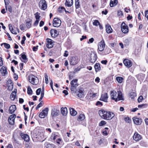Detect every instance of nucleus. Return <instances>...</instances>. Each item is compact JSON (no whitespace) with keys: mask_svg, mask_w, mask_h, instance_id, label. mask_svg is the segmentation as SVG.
<instances>
[{"mask_svg":"<svg viewBox=\"0 0 148 148\" xmlns=\"http://www.w3.org/2000/svg\"><path fill=\"white\" fill-rule=\"evenodd\" d=\"M99 114L102 119L106 120H110L114 116V114L112 112L107 111L104 109L99 110Z\"/></svg>","mask_w":148,"mask_h":148,"instance_id":"1","label":"nucleus"},{"mask_svg":"<svg viewBox=\"0 0 148 148\" xmlns=\"http://www.w3.org/2000/svg\"><path fill=\"white\" fill-rule=\"evenodd\" d=\"M80 58L76 56L71 57L69 60L70 64L71 66H74L77 64L79 62Z\"/></svg>","mask_w":148,"mask_h":148,"instance_id":"2","label":"nucleus"},{"mask_svg":"<svg viewBox=\"0 0 148 148\" xmlns=\"http://www.w3.org/2000/svg\"><path fill=\"white\" fill-rule=\"evenodd\" d=\"M28 79L29 82L33 85H36L38 83V78L33 74L30 75Z\"/></svg>","mask_w":148,"mask_h":148,"instance_id":"3","label":"nucleus"},{"mask_svg":"<svg viewBox=\"0 0 148 148\" xmlns=\"http://www.w3.org/2000/svg\"><path fill=\"white\" fill-rule=\"evenodd\" d=\"M77 79H74L71 82V87L70 89L73 93L76 92L77 90V87L78 86L77 84Z\"/></svg>","mask_w":148,"mask_h":148,"instance_id":"4","label":"nucleus"},{"mask_svg":"<svg viewBox=\"0 0 148 148\" xmlns=\"http://www.w3.org/2000/svg\"><path fill=\"white\" fill-rule=\"evenodd\" d=\"M106 45L103 39H102L101 41L98 43V49L100 52L104 50Z\"/></svg>","mask_w":148,"mask_h":148,"instance_id":"5","label":"nucleus"},{"mask_svg":"<svg viewBox=\"0 0 148 148\" xmlns=\"http://www.w3.org/2000/svg\"><path fill=\"white\" fill-rule=\"evenodd\" d=\"M61 23V21L59 18H56L53 19V25L54 27H58L60 26Z\"/></svg>","mask_w":148,"mask_h":148,"instance_id":"6","label":"nucleus"},{"mask_svg":"<svg viewBox=\"0 0 148 148\" xmlns=\"http://www.w3.org/2000/svg\"><path fill=\"white\" fill-rule=\"evenodd\" d=\"M121 28L122 31L123 33L127 34L128 32V27L123 22L121 24Z\"/></svg>","mask_w":148,"mask_h":148,"instance_id":"7","label":"nucleus"},{"mask_svg":"<svg viewBox=\"0 0 148 148\" xmlns=\"http://www.w3.org/2000/svg\"><path fill=\"white\" fill-rule=\"evenodd\" d=\"M49 109L46 108L42 110V111L39 114V116L41 118H44L47 116L48 113Z\"/></svg>","mask_w":148,"mask_h":148,"instance_id":"8","label":"nucleus"},{"mask_svg":"<svg viewBox=\"0 0 148 148\" xmlns=\"http://www.w3.org/2000/svg\"><path fill=\"white\" fill-rule=\"evenodd\" d=\"M46 40V46L47 47L48 49L52 48L54 45L53 44V43L54 42V41L52 40L49 38H47Z\"/></svg>","mask_w":148,"mask_h":148,"instance_id":"9","label":"nucleus"},{"mask_svg":"<svg viewBox=\"0 0 148 148\" xmlns=\"http://www.w3.org/2000/svg\"><path fill=\"white\" fill-rule=\"evenodd\" d=\"M123 62L127 68H130L132 65V61L127 58L124 59L123 61Z\"/></svg>","mask_w":148,"mask_h":148,"instance_id":"10","label":"nucleus"},{"mask_svg":"<svg viewBox=\"0 0 148 148\" xmlns=\"http://www.w3.org/2000/svg\"><path fill=\"white\" fill-rule=\"evenodd\" d=\"M39 7H41V9L43 10H45L47 8V4L45 0H41L39 2Z\"/></svg>","mask_w":148,"mask_h":148,"instance_id":"11","label":"nucleus"},{"mask_svg":"<svg viewBox=\"0 0 148 148\" xmlns=\"http://www.w3.org/2000/svg\"><path fill=\"white\" fill-rule=\"evenodd\" d=\"M110 95L112 99L114 100L116 102L118 101L117 97V92L114 90H113L110 91Z\"/></svg>","mask_w":148,"mask_h":148,"instance_id":"12","label":"nucleus"},{"mask_svg":"<svg viewBox=\"0 0 148 148\" xmlns=\"http://www.w3.org/2000/svg\"><path fill=\"white\" fill-rule=\"evenodd\" d=\"M60 138V135L58 133L53 132L50 137V139L51 141L55 142L56 140Z\"/></svg>","mask_w":148,"mask_h":148,"instance_id":"13","label":"nucleus"},{"mask_svg":"<svg viewBox=\"0 0 148 148\" xmlns=\"http://www.w3.org/2000/svg\"><path fill=\"white\" fill-rule=\"evenodd\" d=\"M16 115L13 114L10 115L8 118V121L9 124L13 125L14 123V120L16 118Z\"/></svg>","mask_w":148,"mask_h":148,"instance_id":"14","label":"nucleus"},{"mask_svg":"<svg viewBox=\"0 0 148 148\" xmlns=\"http://www.w3.org/2000/svg\"><path fill=\"white\" fill-rule=\"evenodd\" d=\"M133 139L136 141H138L142 138V136L137 132H135L133 136Z\"/></svg>","mask_w":148,"mask_h":148,"instance_id":"15","label":"nucleus"},{"mask_svg":"<svg viewBox=\"0 0 148 148\" xmlns=\"http://www.w3.org/2000/svg\"><path fill=\"white\" fill-rule=\"evenodd\" d=\"M7 86L8 87V90L11 91L13 88V83L10 79H8L7 82Z\"/></svg>","mask_w":148,"mask_h":148,"instance_id":"16","label":"nucleus"},{"mask_svg":"<svg viewBox=\"0 0 148 148\" xmlns=\"http://www.w3.org/2000/svg\"><path fill=\"white\" fill-rule=\"evenodd\" d=\"M54 143L59 147H62L64 144L63 140L60 137L56 139Z\"/></svg>","mask_w":148,"mask_h":148,"instance_id":"17","label":"nucleus"},{"mask_svg":"<svg viewBox=\"0 0 148 148\" xmlns=\"http://www.w3.org/2000/svg\"><path fill=\"white\" fill-rule=\"evenodd\" d=\"M133 120L134 123L136 125H140L142 122V120L140 118L134 116L133 118Z\"/></svg>","mask_w":148,"mask_h":148,"instance_id":"18","label":"nucleus"},{"mask_svg":"<svg viewBox=\"0 0 148 148\" xmlns=\"http://www.w3.org/2000/svg\"><path fill=\"white\" fill-rule=\"evenodd\" d=\"M51 37L53 38H55L57 37L59 33L57 30L52 29L50 32Z\"/></svg>","mask_w":148,"mask_h":148,"instance_id":"19","label":"nucleus"},{"mask_svg":"<svg viewBox=\"0 0 148 148\" xmlns=\"http://www.w3.org/2000/svg\"><path fill=\"white\" fill-rule=\"evenodd\" d=\"M108 95L107 93H104L103 94H102L99 100L104 101L106 102H108Z\"/></svg>","mask_w":148,"mask_h":148,"instance_id":"20","label":"nucleus"},{"mask_svg":"<svg viewBox=\"0 0 148 148\" xmlns=\"http://www.w3.org/2000/svg\"><path fill=\"white\" fill-rule=\"evenodd\" d=\"M20 135L22 138L25 141L29 142V138L28 134L21 133L20 134Z\"/></svg>","mask_w":148,"mask_h":148,"instance_id":"21","label":"nucleus"},{"mask_svg":"<svg viewBox=\"0 0 148 148\" xmlns=\"http://www.w3.org/2000/svg\"><path fill=\"white\" fill-rule=\"evenodd\" d=\"M7 67L5 66H3L1 67L0 71L2 76H5L7 74Z\"/></svg>","mask_w":148,"mask_h":148,"instance_id":"22","label":"nucleus"},{"mask_svg":"<svg viewBox=\"0 0 148 148\" xmlns=\"http://www.w3.org/2000/svg\"><path fill=\"white\" fill-rule=\"evenodd\" d=\"M32 21V20L29 18L26 20L25 25L27 28L29 29L31 27Z\"/></svg>","mask_w":148,"mask_h":148,"instance_id":"23","label":"nucleus"},{"mask_svg":"<svg viewBox=\"0 0 148 148\" xmlns=\"http://www.w3.org/2000/svg\"><path fill=\"white\" fill-rule=\"evenodd\" d=\"M59 112V110L55 108L51 110V115L52 117H55L59 115L58 114Z\"/></svg>","mask_w":148,"mask_h":148,"instance_id":"24","label":"nucleus"},{"mask_svg":"<svg viewBox=\"0 0 148 148\" xmlns=\"http://www.w3.org/2000/svg\"><path fill=\"white\" fill-rule=\"evenodd\" d=\"M16 89H15L12 92L10 95V98L12 100H15L16 95Z\"/></svg>","mask_w":148,"mask_h":148,"instance_id":"25","label":"nucleus"},{"mask_svg":"<svg viewBox=\"0 0 148 148\" xmlns=\"http://www.w3.org/2000/svg\"><path fill=\"white\" fill-rule=\"evenodd\" d=\"M106 32L108 34H110L112 32V29L110 25H106Z\"/></svg>","mask_w":148,"mask_h":148,"instance_id":"26","label":"nucleus"},{"mask_svg":"<svg viewBox=\"0 0 148 148\" xmlns=\"http://www.w3.org/2000/svg\"><path fill=\"white\" fill-rule=\"evenodd\" d=\"M102 52L101 54L102 55H106L110 53L111 49L109 48H106Z\"/></svg>","mask_w":148,"mask_h":148,"instance_id":"27","label":"nucleus"},{"mask_svg":"<svg viewBox=\"0 0 148 148\" xmlns=\"http://www.w3.org/2000/svg\"><path fill=\"white\" fill-rule=\"evenodd\" d=\"M16 109V106L15 105L11 106L9 108V111L10 114H12L14 113Z\"/></svg>","mask_w":148,"mask_h":148,"instance_id":"28","label":"nucleus"},{"mask_svg":"<svg viewBox=\"0 0 148 148\" xmlns=\"http://www.w3.org/2000/svg\"><path fill=\"white\" fill-rule=\"evenodd\" d=\"M94 68L96 72L100 71L101 69L100 64L98 63H96L94 65Z\"/></svg>","mask_w":148,"mask_h":148,"instance_id":"29","label":"nucleus"},{"mask_svg":"<svg viewBox=\"0 0 148 148\" xmlns=\"http://www.w3.org/2000/svg\"><path fill=\"white\" fill-rule=\"evenodd\" d=\"M118 3V0H110V7H112L116 5Z\"/></svg>","mask_w":148,"mask_h":148,"instance_id":"30","label":"nucleus"},{"mask_svg":"<svg viewBox=\"0 0 148 148\" xmlns=\"http://www.w3.org/2000/svg\"><path fill=\"white\" fill-rule=\"evenodd\" d=\"M62 114L63 116H66L67 113V110L66 107L62 108L61 109Z\"/></svg>","mask_w":148,"mask_h":148,"instance_id":"31","label":"nucleus"},{"mask_svg":"<svg viewBox=\"0 0 148 148\" xmlns=\"http://www.w3.org/2000/svg\"><path fill=\"white\" fill-rule=\"evenodd\" d=\"M73 0H66L65 5L68 7H71L73 5Z\"/></svg>","mask_w":148,"mask_h":148,"instance_id":"32","label":"nucleus"},{"mask_svg":"<svg viewBox=\"0 0 148 148\" xmlns=\"http://www.w3.org/2000/svg\"><path fill=\"white\" fill-rule=\"evenodd\" d=\"M97 58V56L96 54H95L94 56L91 58L90 62L92 64L94 63L96 61Z\"/></svg>","mask_w":148,"mask_h":148,"instance_id":"33","label":"nucleus"},{"mask_svg":"<svg viewBox=\"0 0 148 148\" xmlns=\"http://www.w3.org/2000/svg\"><path fill=\"white\" fill-rule=\"evenodd\" d=\"M9 29L10 31L13 34L16 35L17 34V33L16 32V31H15L13 29L12 25L11 24H10L9 25Z\"/></svg>","mask_w":148,"mask_h":148,"instance_id":"34","label":"nucleus"},{"mask_svg":"<svg viewBox=\"0 0 148 148\" xmlns=\"http://www.w3.org/2000/svg\"><path fill=\"white\" fill-rule=\"evenodd\" d=\"M118 101L124 100V99L123 97L122 93L120 91L118 92L117 96Z\"/></svg>","mask_w":148,"mask_h":148,"instance_id":"35","label":"nucleus"},{"mask_svg":"<svg viewBox=\"0 0 148 148\" xmlns=\"http://www.w3.org/2000/svg\"><path fill=\"white\" fill-rule=\"evenodd\" d=\"M70 114L72 116H75L77 114V112L73 108H70Z\"/></svg>","mask_w":148,"mask_h":148,"instance_id":"36","label":"nucleus"},{"mask_svg":"<svg viewBox=\"0 0 148 148\" xmlns=\"http://www.w3.org/2000/svg\"><path fill=\"white\" fill-rule=\"evenodd\" d=\"M85 118V115L84 114H80L78 117L77 120L82 121L84 120Z\"/></svg>","mask_w":148,"mask_h":148,"instance_id":"37","label":"nucleus"},{"mask_svg":"<svg viewBox=\"0 0 148 148\" xmlns=\"http://www.w3.org/2000/svg\"><path fill=\"white\" fill-rule=\"evenodd\" d=\"M136 76L137 79L140 81H143L144 78L143 76L140 74L136 75Z\"/></svg>","mask_w":148,"mask_h":148,"instance_id":"38","label":"nucleus"},{"mask_svg":"<svg viewBox=\"0 0 148 148\" xmlns=\"http://www.w3.org/2000/svg\"><path fill=\"white\" fill-rule=\"evenodd\" d=\"M84 91L79 90L78 91V93L77 94V96L79 98H82L84 96Z\"/></svg>","mask_w":148,"mask_h":148,"instance_id":"39","label":"nucleus"},{"mask_svg":"<svg viewBox=\"0 0 148 148\" xmlns=\"http://www.w3.org/2000/svg\"><path fill=\"white\" fill-rule=\"evenodd\" d=\"M23 53L21 54V57L22 58L23 60V61L25 63H26L27 61V56L25 54H23V53Z\"/></svg>","mask_w":148,"mask_h":148,"instance_id":"40","label":"nucleus"},{"mask_svg":"<svg viewBox=\"0 0 148 148\" xmlns=\"http://www.w3.org/2000/svg\"><path fill=\"white\" fill-rule=\"evenodd\" d=\"M123 119L127 123H131V119L129 117H124Z\"/></svg>","mask_w":148,"mask_h":148,"instance_id":"41","label":"nucleus"},{"mask_svg":"<svg viewBox=\"0 0 148 148\" xmlns=\"http://www.w3.org/2000/svg\"><path fill=\"white\" fill-rule=\"evenodd\" d=\"M136 96V93L134 92H131L130 93V96L132 99H133Z\"/></svg>","mask_w":148,"mask_h":148,"instance_id":"42","label":"nucleus"},{"mask_svg":"<svg viewBox=\"0 0 148 148\" xmlns=\"http://www.w3.org/2000/svg\"><path fill=\"white\" fill-rule=\"evenodd\" d=\"M116 79L119 83H121L122 82L123 78L121 77H117L116 78Z\"/></svg>","mask_w":148,"mask_h":148,"instance_id":"43","label":"nucleus"},{"mask_svg":"<svg viewBox=\"0 0 148 148\" xmlns=\"http://www.w3.org/2000/svg\"><path fill=\"white\" fill-rule=\"evenodd\" d=\"M47 148H57L56 145L54 144H48Z\"/></svg>","mask_w":148,"mask_h":148,"instance_id":"44","label":"nucleus"},{"mask_svg":"<svg viewBox=\"0 0 148 148\" xmlns=\"http://www.w3.org/2000/svg\"><path fill=\"white\" fill-rule=\"evenodd\" d=\"M65 9L62 7H59L58 9V12L59 13H62L64 11Z\"/></svg>","mask_w":148,"mask_h":148,"instance_id":"45","label":"nucleus"},{"mask_svg":"<svg viewBox=\"0 0 148 148\" xmlns=\"http://www.w3.org/2000/svg\"><path fill=\"white\" fill-rule=\"evenodd\" d=\"M100 23L98 20H95L94 21V22H93V24L94 25L97 26L100 24Z\"/></svg>","mask_w":148,"mask_h":148,"instance_id":"46","label":"nucleus"},{"mask_svg":"<svg viewBox=\"0 0 148 148\" xmlns=\"http://www.w3.org/2000/svg\"><path fill=\"white\" fill-rule=\"evenodd\" d=\"M75 0V5L76 8H78L80 7L79 0Z\"/></svg>","mask_w":148,"mask_h":148,"instance_id":"47","label":"nucleus"},{"mask_svg":"<svg viewBox=\"0 0 148 148\" xmlns=\"http://www.w3.org/2000/svg\"><path fill=\"white\" fill-rule=\"evenodd\" d=\"M147 106V104L146 103L143 104L141 105H138V107L139 108H145Z\"/></svg>","mask_w":148,"mask_h":148,"instance_id":"48","label":"nucleus"},{"mask_svg":"<svg viewBox=\"0 0 148 148\" xmlns=\"http://www.w3.org/2000/svg\"><path fill=\"white\" fill-rule=\"evenodd\" d=\"M5 3V6L6 10H7V7L8 5L10 2L9 0H4Z\"/></svg>","mask_w":148,"mask_h":148,"instance_id":"49","label":"nucleus"},{"mask_svg":"<svg viewBox=\"0 0 148 148\" xmlns=\"http://www.w3.org/2000/svg\"><path fill=\"white\" fill-rule=\"evenodd\" d=\"M106 124V122L103 120L101 121L99 123V126H103Z\"/></svg>","mask_w":148,"mask_h":148,"instance_id":"50","label":"nucleus"},{"mask_svg":"<svg viewBox=\"0 0 148 148\" xmlns=\"http://www.w3.org/2000/svg\"><path fill=\"white\" fill-rule=\"evenodd\" d=\"M117 15L119 16H122L123 15V12L121 10H119L117 11Z\"/></svg>","mask_w":148,"mask_h":148,"instance_id":"51","label":"nucleus"},{"mask_svg":"<svg viewBox=\"0 0 148 148\" xmlns=\"http://www.w3.org/2000/svg\"><path fill=\"white\" fill-rule=\"evenodd\" d=\"M40 14L38 13V12H37L36 13V14H35V18L36 19V20H39L40 18V16L39 15Z\"/></svg>","mask_w":148,"mask_h":148,"instance_id":"52","label":"nucleus"},{"mask_svg":"<svg viewBox=\"0 0 148 148\" xmlns=\"http://www.w3.org/2000/svg\"><path fill=\"white\" fill-rule=\"evenodd\" d=\"M45 77L46 83L47 84H48V83H49V80H48V75L46 73L45 74Z\"/></svg>","mask_w":148,"mask_h":148,"instance_id":"53","label":"nucleus"},{"mask_svg":"<svg viewBox=\"0 0 148 148\" xmlns=\"http://www.w3.org/2000/svg\"><path fill=\"white\" fill-rule=\"evenodd\" d=\"M143 99V97L142 95L140 96L138 99V103L141 102Z\"/></svg>","mask_w":148,"mask_h":148,"instance_id":"54","label":"nucleus"},{"mask_svg":"<svg viewBox=\"0 0 148 148\" xmlns=\"http://www.w3.org/2000/svg\"><path fill=\"white\" fill-rule=\"evenodd\" d=\"M96 105L97 106H99V107H101L103 105V103L102 102L100 101H97L96 102Z\"/></svg>","mask_w":148,"mask_h":148,"instance_id":"55","label":"nucleus"},{"mask_svg":"<svg viewBox=\"0 0 148 148\" xmlns=\"http://www.w3.org/2000/svg\"><path fill=\"white\" fill-rule=\"evenodd\" d=\"M64 65L67 67L68 70H69V63L68 61L66 60L64 61Z\"/></svg>","mask_w":148,"mask_h":148,"instance_id":"56","label":"nucleus"},{"mask_svg":"<svg viewBox=\"0 0 148 148\" xmlns=\"http://www.w3.org/2000/svg\"><path fill=\"white\" fill-rule=\"evenodd\" d=\"M42 101H41L39 104L37 106L36 109V110H37L39 108L41 107L42 106Z\"/></svg>","mask_w":148,"mask_h":148,"instance_id":"57","label":"nucleus"},{"mask_svg":"<svg viewBox=\"0 0 148 148\" xmlns=\"http://www.w3.org/2000/svg\"><path fill=\"white\" fill-rule=\"evenodd\" d=\"M27 93L28 94H32V91L31 88H27Z\"/></svg>","mask_w":148,"mask_h":148,"instance_id":"58","label":"nucleus"},{"mask_svg":"<svg viewBox=\"0 0 148 148\" xmlns=\"http://www.w3.org/2000/svg\"><path fill=\"white\" fill-rule=\"evenodd\" d=\"M41 90V88L38 89L36 91V94L38 95H39L40 94Z\"/></svg>","mask_w":148,"mask_h":148,"instance_id":"59","label":"nucleus"},{"mask_svg":"<svg viewBox=\"0 0 148 148\" xmlns=\"http://www.w3.org/2000/svg\"><path fill=\"white\" fill-rule=\"evenodd\" d=\"M74 77V74L72 72L69 74V78L70 79H72Z\"/></svg>","mask_w":148,"mask_h":148,"instance_id":"60","label":"nucleus"},{"mask_svg":"<svg viewBox=\"0 0 148 148\" xmlns=\"http://www.w3.org/2000/svg\"><path fill=\"white\" fill-rule=\"evenodd\" d=\"M4 47L6 49H9L10 47V45L7 43H4Z\"/></svg>","mask_w":148,"mask_h":148,"instance_id":"61","label":"nucleus"},{"mask_svg":"<svg viewBox=\"0 0 148 148\" xmlns=\"http://www.w3.org/2000/svg\"><path fill=\"white\" fill-rule=\"evenodd\" d=\"M39 21L37 20H36V21H35L33 25L34 26H36L39 23Z\"/></svg>","mask_w":148,"mask_h":148,"instance_id":"62","label":"nucleus"},{"mask_svg":"<svg viewBox=\"0 0 148 148\" xmlns=\"http://www.w3.org/2000/svg\"><path fill=\"white\" fill-rule=\"evenodd\" d=\"M24 64L23 63H21L19 64L20 68L21 70H22L23 69Z\"/></svg>","mask_w":148,"mask_h":148,"instance_id":"63","label":"nucleus"},{"mask_svg":"<svg viewBox=\"0 0 148 148\" xmlns=\"http://www.w3.org/2000/svg\"><path fill=\"white\" fill-rule=\"evenodd\" d=\"M145 16L148 20V10L146 11L145 12Z\"/></svg>","mask_w":148,"mask_h":148,"instance_id":"64","label":"nucleus"}]
</instances>
